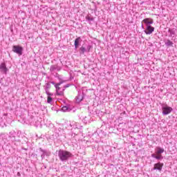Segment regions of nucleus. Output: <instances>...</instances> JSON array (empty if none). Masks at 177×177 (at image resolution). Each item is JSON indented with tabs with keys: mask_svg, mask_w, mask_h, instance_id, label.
Returning a JSON list of instances; mask_svg holds the SVG:
<instances>
[{
	"mask_svg": "<svg viewBox=\"0 0 177 177\" xmlns=\"http://www.w3.org/2000/svg\"><path fill=\"white\" fill-rule=\"evenodd\" d=\"M58 157L60 160V161H62V162H66V161H68L70 158H73L74 157V155L71 153V152L60 149L58 151Z\"/></svg>",
	"mask_w": 177,
	"mask_h": 177,
	"instance_id": "nucleus-1",
	"label": "nucleus"
},
{
	"mask_svg": "<svg viewBox=\"0 0 177 177\" xmlns=\"http://www.w3.org/2000/svg\"><path fill=\"white\" fill-rule=\"evenodd\" d=\"M21 134V132L18 131L16 133L15 131H11L8 133V136L9 140L12 142V145H15V146H17V143H20V139L16 138V136L17 138H20V135Z\"/></svg>",
	"mask_w": 177,
	"mask_h": 177,
	"instance_id": "nucleus-2",
	"label": "nucleus"
},
{
	"mask_svg": "<svg viewBox=\"0 0 177 177\" xmlns=\"http://www.w3.org/2000/svg\"><path fill=\"white\" fill-rule=\"evenodd\" d=\"M162 153H164V148H161V147H156L155 148V153H152L151 156L152 158H155L160 161V160L164 159V156H162Z\"/></svg>",
	"mask_w": 177,
	"mask_h": 177,
	"instance_id": "nucleus-3",
	"label": "nucleus"
},
{
	"mask_svg": "<svg viewBox=\"0 0 177 177\" xmlns=\"http://www.w3.org/2000/svg\"><path fill=\"white\" fill-rule=\"evenodd\" d=\"M62 84H63V81H61L55 84L56 93L58 96H63V95H64V87H60Z\"/></svg>",
	"mask_w": 177,
	"mask_h": 177,
	"instance_id": "nucleus-4",
	"label": "nucleus"
},
{
	"mask_svg": "<svg viewBox=\"0 0 177 177\" xmlns=\"http://www.w3.org/2000/svg\"><path fill=\"white\" fill-rule=\"evenodd\" d=\"M161 106L163 115H168V114H171L172 111V107L168 106V105L164 104H162Z\"/></svg>",
	"mask_w": 177,
	"mask_h": 177,
	"instance_id": "nucleus-5",
	"label": "nucleus"
},
{
	"mask_svg": "<svg viewBox=\"0 0 177 177\" xmlns=\"http://www.w3.org/2000/svg\"><path fill=\"white\" fill-rule=\"evenodd\" d=\"M12 51L17 53V55H19V56H21V55H23V47L20 46H13Z\"/></svg>",
	"mask_w": 177,
	"mask_h": 177,
	"instance_id": "nucleus-6",
	"label": "nucleus"
},
{
	"mask_svg": "<svg viewBox=\"0 0 177 177\" xmlns=\"http://www.w3.org/2000/svg\"><path fill=\"white\" fill-rule=\"evenodd\" d=\"M162 167H164V163L158 162L153 165V168L152 169L153 171H159V172H161V171H162Z\"/></svg>",
	"mask_w": 177,
	"mask_h": 177,
	"instance_id": "nucleus-7",
	"label": "nucleus"
},
{
	"mask_svg": "<svg viewBox=\"0 0 177 177\" xmlns=\"http://www.w3.org/2000/svg\"><path fill=\"white\" fill-rule=\"evenodd\" d=\"M84 92H82L81 90H78V94L75 97V100L77 103H81L82 100H84Z\"/></svg>",
	"mask_w": 177,
	"mask_h": 177,
	"instance_id": "nucleus-8",
	"label": "nucleus"
},
{
	"mask_svg": "<svg viewBox=\"0 0 177 177\" xmlns=\"http://www.w3.org/2000/svg\"><path fill=\"white\" fill-rule=\"evenodd\" d=\"M153 32L154 27L151 26V25L146 26V28L144 30V32H145L147 35H150L151 34H153Z\"/></svg>",
	"mask_w": 177,
	"mask_h": 177,
	"instance_id": "nucleus-9",
	"label": "nucleus"
},
{
	"mask_svg": "<svg viewBox=\"0 0 177 177\" xmlns=\"http://www.w3.org/2000/svg\"><path fill=\"white\" fill-rule=\"evenodd\" d=\"M0 71L2 73V74H7V73L9 71V69H8L6 67V64H5V62L0 64Z\"/></svg>",
	"mask_w": 177,
	"mask_h": 177,
	"instance_id": "nucleus-10",
	"label": "nucleus"
},
{
	"mask_svg": "<svg viewBox=\"0 0 177 177\" xmlns=\"http://www.w3.org/2000/svg\"><path fill=\"white\" fill-rule=\"evenodd\" d=\"M142 23H144L146 27H147V26H151V24H153L154 21L151 18H146L142 20Z\"/></svg>",
	"mask_w": 177,
	"mask_h": 177,
	"instance_id": "nucleus-11",
	"label": "nucleus"
},
{
	"mask_svg": "<svg viewBox=\"0 0 177 177\" xmlns=\"http://www.w3.org/2000/svg\"><path fill=\"white\" fill-rule=\"evenodd\" d=\"M39 150L42 153L41 154V158L42 159L45 158V156H50V152H49V151L42 149V148H39Z\"/></svg>",
	"mask_w": 177,
	"mask_h": 177,
	"instance_id": "nucleus-12",
	"label": "nucleus"
},
{
	"mask_svg": "<svg viewBox=\"0 0 177 177\" xmlns=\"http://www.w3.org/2000/svg\"><path fill=\"white\" fill-rule=\"evenodd\" d=\"M82 42V39L81 37H77L75 39V49H78V46H80V44Z\"/></svg>",
	"mask_w": 177,
	"mask_h": 177,
	"instance_id": "nucleus-13",
	"label": "nucleus"
},
{
	"mask_svg": "<svg viewBox=\"0 0 177 177\" xmlns=\"http://www.w3.org/2000/svg\"><path fill=\"white\" fill-rule=\"evenodd\" d=\"M37 118L34 116H30L29 120H28V122L29 124H31L32 125H35V124H39L38 122H37Z\"/></svg>",
	"mask_w": 177,
	"mask_h": 177,
	"instance_id": "nucleus-14",
	"label": "nucleus"
},
{
	"mask_svg": "<svg viewBox=\"0 0 177 177\" xmlns=\"http://www.w3.org/2000/svg\"><path fill=\"white\" fill-rule=\"evenodd\" d=\"M50 86H51L50 83L49 82L46 83L44 86L46 95H50V93L49 92V89H50Z\"/></svg>",
	"mask_w": 177,
	"mask_h": 177,
	"instance_id": "nucleus-15",
	"label": "nucleus"
},
{
	"mask_svg": "<svg viewBox=\"0 0 177 177\" xmlns=\"http://www.w3.org/2000/svg\"><path fill=\"white\" fill-rule=\"evenodd\" d=\"M47 103L49 104H52V102H53V98H52V96H53V93H50V95H47Z\"/></svg>",
	"mask_w": 177,
	"mask_h": 177,
	"instance_id": "nucleus-16",
	"label": "nucleus"
},
{
	"mask_svg": "<svg viewBox=\"0 0 177 177\" xmlns=\"http://www.w3.org/2000/svg\"><path fill=\"white\" fill-rule=\"evenodd\" d=\"M165 44L166 46H167V48H169L170 46H174V42H172L171 40L169 39H167L165 41Z\"/></svg>",
	"mask_w": 177,
	"mask_h": 177,
	"instance_id": "nucleus-17",
	"label": "nucleus"
},
{
	"mask_svg": "<svg viewBox=\"0 0 177 177\" xmlns=\"http://www.w3.org/2000/svg\"><path fill=\"white\" fill-rule=\"evenodd\" d=\"M80 55H84L85 53L86 52V48H85V47H84V46H82V47H80Z\"/></svg>",
	"mask_w": 177,
	"mask_h": 177,
	"instance_id": "nucleus-18",
	"label": "nucleus"
},
{
	"mask_svg": "<svg viewBox=\"0 0 177 177\" xmlns=\"http://www.w3.org/2000/svg\"><path fill=\"white\" fill-rule=\"evenodd\" d=\"M86 20L87 21H93V17H92L91 15H88L87 16H86Z\"/></svg>",
	"mask_w": 177,
	"mask_h": 177,
	"instance_id": "nucleus-19",
	"label": "nucleus"
},
{
	"mask_svg": "<svg viewBox=\"0 0 177 177\" xmlns=\"http://www.w3.org/2000/svg\"><path fill=\"white\" fill-rule=\"evenodd\" d=\"M82 121L84 124H88V122H89V117H86V116L82 118Z\"/></svg>",
	"mask_w": 177,
	"mask_h": 177,
	"instance_id": "nucleus-20",
	"label": "nucleus"
},
{
	"mask_svg": "<svg viewBox=\"0 0 177 177\" xmlns=\"http://www.w3.org/2000/svg\"><path fill=\"white\" fill-rule=\"evenodd\" d=\"M71 126L73 127V128H78V123L75 122H72L71 123Z\"/></svg>",
	"mask_w": 177,
	"mask_h": 177,
	"instance_id": "nucleus-21",
	"label": "nucleus"
},
{
	"mask_svg": "<svg viewBox=\"0 0 177 177\" xmlns=\"http://www.w3.org/2000/svg\"><path fill=\"white\" fill-rule=\"evenodd\" d=\"M62 111H70V108L68 106H64L62 109Z\"/></svg>",
	"mask_w": 177,
	"mask_h": 177,
	"instance_id": "nucleus-22",
	"label": "nucleus"
},
{
	"mask_svg": "<svg viewBox=\"0 0 177 177\" xmlns=\"http://www.w3.org/2000/svg\"><path fill=\"white\" fill-rule=\"evenodd\" d=\"M91 49H92V46L88 45L86 46V50L87 53H89V52H91Z\"/></svg>",
	"mask_w": 177,
	"mask_h": 177,
	"instance_id": "nucleus-23",
	"label": "nucleus"
},
{
	"mask_svg": "<svg viewBox=\"0 0 177 177\" xmlns=\"http://www.w3.org/2000/svg\"><path fill=\"white\" fill-rule=\"evenodd\" d=\"M57 68L56 67V66L53 65V66H50V71L51 72H53V71H55V70H56Z\"/></svg>",
	"mask_w": 177,
	"mask_h": 177,
	"instance_id": "nucleus-24",
	"label": "nucleus"
},
{
	"mask_svg": "<svg viewBox=\"0 0 177 177\" xmlns=\"http://www.w3.org/2000/svg\"><path fill=\"white\" fill-rule=\"evenodd\" d=\"M68 86H70V84H66L64 86V89H66V88H68Z\"/></svg>",
	"mask_w": 177,
	"mask_h": 177,
	"instance_id": "nucleus-25",
	"label": "nucleus"
},
{
	"mask_svg": "<svg viewBox=\"0 0 177 177\" xmlns=\"http://www.w3.org/2000/svg\"><path fill=\"white\" fill-rule=\"evenodd\" d=\"M50 84H52L53 86H55V85L57 84L55 82H50Z\"/></svg>",
	"mask_w": 177,
	"mask_h": 177,
	"instance_id": "nucleus-26",
	"label": "nucleus"
},
{
	"mask_svg": "<svg viewBox=\"0 0 177 177\" xmlns=\"http://www.w3.org/2000/svg\"><path fill=\"white\" fill-rule=\"evenodd\" d=\"M21 174H20V172L17 173V176H21Z\"/></svg>",
	"mask_w": 177,
	"mask_h": 177,
	"instance_id": "nucleus-27",
	"label": "nucleus"
},
{
	"mask_svg": "<svg viewBox=\"0 0 177 177\" xmlns=\"http://www.w3.org/2000/svg\"><path fill=\"white\" fill-rule=\"evenodd\" d=\"M141 27L142 28L145 29V26H143V24H142Z\"/></svg>",
	"mask_w": 177,
	"mask_h": 177,
	"instance_id": "nucleus-28",
	"label": "nucleus"
},
{
	"mask_svg": "<svg viewBox=\"0 0 177 177\" xmlns=\"http://www.w3.org/2000/svg\"><path fill=\"white\" fill-rule=\"evenodd\" d=\"M171 34H173V35H174V34H175V32H171Z\"/></svg>",
	"mask_w": 177,
	"mask_h": 177,
	"instance_id": "nucleus-29",
	"label": "nucleus"
}]
</instances>
